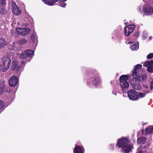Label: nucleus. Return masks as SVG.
<instances>
[{"label": "nucleus", "mask_w": 153, "mask_h": 153, "mask_svg": "<svg viewBox=\"0 0 153 153\" xmlns=\"http://www.w3.org/2000/svg\"><path fill=\"white\" fill-rule=\"evenodd\" d=\"M141 65H136L132 71V75L134 78L140 82H143L146 80V74L141 71Z\"/></svg>", "instance_id": "nucleus-1"}, {"label": "nucleus", "mask_w": 153, "mask_h": 153, "mask_svg": "<svg viewBox=\"0 0 153 153\" xmlns=\"http://www.w3.org/2000/svg\"><path fill=\"white\" fill-rule=\"evenodd\" d=\"M117 146L121 147V150L124 153H127L132 149V145L128 139L126 137H123L119 139L117 143Z\"/></svg>", "instance_id": "nucleus-2"}, {"label": "nucleus", "mask_w": 153, "mask_h": 153, "mask_svg": "<svg viewBox=\"0 0 153 153\" xmlns=\"http://www.w3.org/2000/svg\"><path fill=\"white\" fill-rule=\"evenodd\" d=\"M1 70L3 72L6 71L9 68L11 60L7 56H4L1 59Z\"/></svg>", "instance_id": "nucleus-3"}, {"label": "nucleus", "mask_w": 153, "mask_h": 153, "mask_svg": "<svg viewBox=\"0 0 153 153\" xmlns=\"http://www.w3.org/2000/svg\"><path fill=\"white\" fill-rule=\"evenodd\" d=\"M128 78L127 76L126 75H122L120 76L119 78L120 86L121 87V90L124 93L126 92L124 90L128 88L129 86V83L126 81Z\"/></svg>", "instance_id": "nucleus-4"}, {"label": "nucleus", "mask_w": 153, "mask_h": 153, "mask_svg": "<svg viewBox=\"0 0 153 153\" xmlns=\"http://www.w3.org/2000/svg\"><path fill=\"white\" fill-rule=\"evenodd\" d=\"M89 77L91 79H92L93 84L95 86L98 85L99 83L100 80L98 74L95 70H93L91 71Z\"/></svg>", "instance_id": "nucleus-5"}, {"label": "nucleus", "mask_w": 153, "mask_h": 153, "mask_svg": "<svg viewBox=\"0 0 153 153\" xmlns=\"http://www.w3.org/2000/svg\"><path fill=\"white\" fill-rule=\"evenodd\" d=\"M129 99L132 100H137L138 99L137 93L134 90H131L127 92Z\"/></svg>", "instance_id": "nucleus-6"}, {"label": "nucleus", "mask_w": 153, "mask_h": 153, "mask_svg": "<svg viewBox=\"0 0 153 153\" xmlns=\"http://www.w3.org/2000/svg\"><path fill=\"white\" fill-rule=\"evenodd\" d=\"M34 51H33L28 50L23 52L19 56V58L22 59H25L27 57H31L33 56Z\"/></svg>", "instance_id": "nucleus-7"}, {"label": "nucleus", "mask_w": 153, "mask_h": 153, "mask_svg": "<svg viewBox=\"0 0 153 153\" xmlns=\"http://www.w3.org/2000/svg\"><path fill=\"white\" fill-rule=\"evenodd\" d=\"M135 27L134 25H128L126 26L124 29V33L126 36H128L129 35L130 33H131Z\"/></svg>", "instance_id": "nucleus-8"}, {"label": "nucleus", "mask_w": 153, "mask_h": 153, "mask_svg": "<svg viewBox=\"0 0 153 153\" xmlns=\"http://www.w3.org/2000/svg\"><path fill=\"white\" fill-rule=\"evenodd\" d=\"M16 30L18 34L24 36L29 34L30 31V29L28 28H16Z\"/></svg>", "instance_id": "nucleus-9"}, {"label": "nucleus", "mask_w": 153, "mask_h": 153, "mask_svg": "<svg viewBox=\"0 0 153 153\" xmlns=\"http://www.w3.org/2000/svg\"><path fill=\"white\" fill-rule=\"evenodd\" d=\"M143 91L144 93L140 92L138 94L140 98L143 97H145L146 94L151 92V90L149 89V86L146 85H143Z\"/></svg>", "instance_id": "nucleus-10"}, {"label": "nucleus", "mask_w": 153, "mask_h": 153, "mask_svg": "<svg viewBox=\"0 0 153 153\" xmlns=\"http://www.w3.org/2000/svg\"><path fill=\"white\" fill-rule=\"evenodd\" d=\"M143 66L147 67V71L149 72H153V60L148 61L144 62Z\"/></svg>", "instance_id": "nucleus-11"}, {"label": "nucleus", "mask_w": 153, "mask_h": 153, "mask_svg": "<svg viewBox=\"0 0 153 153\" xmlns=\"http://www.w3.org/2000/svg\"><path fill=\"white\" fill-rule=\"evenodd\" d=\"M133 88L137 90H140L141 88V85L140 84L139 81L134 78L133 81H131Z\"/></svg>", "instance_id": "nucleus-12"}, {"label": "nucleus", "mask_w": 153, "mask_h": 153, "mask_svg": "<svg viewBox=\"0 0 153 153\" xmlns=\"http://www.w3.org/2000/svg\"><path fill=\"white\" fill-rule=\"evenodd\" d=\"M142 10L147 15H151L153 13V8L149 6H147L146 7L144 6Z\"/></svg>", "instance_id": "nucleus-13"}, {"label": "nucleus", "mask_w": 153, "mask_h": 153, "mask_svg": "<svg viewBox=\"0 0 153 153\" xmlns=\"http://www.w3.org/2000/svg\"><path fill=\"white\" fill-rule=\"evenodd\" d=\"M18 82V78L15 76H12L9 81V84L11 87L16 86Z\"/></svg>", "instance_id": "nucleus-14"}, {"label": "nucleus", "mask_w": 153, "mask_h": 153, "mask_svg": "<svg viewBox=\"0 0 153 153\" xmlns=\"http://www.w3.org/2000/svg\"><path fill=\"white\" fill-rule=\"evenodd\" d=\"M5 87V81L4 80H0V95L4 92Z\"/></svg>", "instance_id": "nucleus-15"}, {"label": "nucleus", "mask_w": 153, "mask_h": 153, "mask_svg": "<svg viewBox=\"0 0 153 153\" xmlns=\"http://www.w3.org/2000/svg\"><path fill=\"white\" fill-rule=\"evenodd\" d=\"M73 151L74 153H84L83 149L79 146H76Z\"/></svg>", "instance_id": "nucleus-16"}, {"label": "nucleus", "mask_w": 153, "mask_h": 153, "mask_svg": "<svg viewBox=\"0 0 153 153\" xmlns=\"http://www.w3.org/2000/svg\"><path fill=\"white\" fill-rule=\"evenodd\" d=\"M145 134L153 133V126H150L145 129Z\"/></svg>", "instance_id": "nucleus-17"}, {"label": "nucleus", "mask_w": 153, "mask_h": 153, "mask_svg": "<svg viewBox=\"0 0 153 153\" xmlns=\"http://www.w3.org/2000/svg\"><path fill=\"white\" fill-rule=\"evenodd\" d=\"M130 48L132 51L137 50L139 48L138 42H136L134 44L132 45Z\"/></svg>", "instance_id": "nucleus-18"}, {"label": "nucleus", "mask_w": 153, "mask_h": 153, "mask_svg": "<svg viewBox=\"0 0 153 153\" xmlns=\"http://www.w3.org/2000/svg\"><path fill=\"white\" fill-rule=\"evenodd\" d=\"M146 141V137H141L137 139V142L138 144L141 143L142 144H143L145 143Z\"/></svg>", "instance_id": "nucleus-19"}, {"label": "nucleus", "mask_w": 153, "mask_h": 153, "mask_svg": "<svg viewBox=\"0 0 153 153\" xmlns=\"http://www.w3.org/2000/svg\"><path fill=\"white\" fill-rule=\"evenodd\" d=\"M12 12L13 13L16 15H18L21 13V11L19 9V8L18 7L17 8H15L12 9Z\"/></svg>", "instance_id": "nucleus-20"}, {"label": "nucleus", "mask_w": 153, "mask_h": 153, "mask_svg": "<svg viewBox=\"0 0 153 153\" xmlns=\"http://www.w3.org/2000/svg\"><path fill=\"white\" fill-rule=\"evenodd\" d=\"M21 25L24 27H26L27 26L29 25V21L28 20L27 18L25 20L24 22H21Z\"/></svg>", "instance_id": "nucleus-21"}, {"label": "nucleus", "mask_w": 153, "mask_h": 153, "mask_svg": "<svg viewBox=\"0 0 153 153\" xmlns=\"http://www.w3.org/2000/svg\"><path fill=\"white\" fill-rule=\"evenodd\" d=\"M6 44V42L5 39L0 38V49L3 48Z\"/></svg>", "instance_id": "nucleus-22"}, {"label": "nucleus", "mask_w": 153, "mask_h": 153, "mask_svg": "<svg viewBox=\"0 0 153 153\" xmlns=\"http://www.w3.org/2000/svg\"><path fill=\"white\" fill-rule=\"evenodd\" d=\"M6 13L7 10L4 6H0V13L2 14H4Z\"/></svg>", "instance_id": "nucleus-23"}, {"label": "nucleus", "mask_w": 153, "mask_h": 153, "mask_svg": "<svg viewBox=\"0 0 153 153\" xmlns=\"http://www.w3.org/2000/svg\"><path fill=\"white\" fill-rule=\"evenodd\" d=\"M10 49L14 51H17L19 50V48L16 45L15 43H13V45L11 47V48H10Z\"/></svg>", "instance_id": "nucleus-24"}, {"label": "nucleus", "mask_w": 153, "mask_h": 153, "mask_svg": "<svg viewBox=\"0 0 153 153\" xmlns=\"http://www.w3.org/2000/svg\"><path fill=\"white\" fill-rule=\"evenodd\" d=\"M149 81L150 84L149 88L151 90H152L153 88V76L150 78Z\"/></svg>", "instance_id": "nucleus-25"}, {"label": "nucleus", "mask_w": 153, "mask_h": 153, "mask_svg": "<svg viewBox=\"0 0 153 153\" xmlns=\"http://www.w3.org/2000/svg\"><path fill=\"white\" fill-rule=\"evenodd\" d=\"M17 66V63L16 61H13L12 63V70H14Z\"/></svg>", "instance_id": "nucleus-26"}, {"label": "nucleus", "mask_w": 153, "mask_h": 153, "mask_svg": "<svg viewBox=\"0 0 153 153\" xmlns=\"http://www.w3.org/2000/svg\"><path fill=\"white\" fill-rule=\"evenodd\" d=\"M27 42V40L25 39H22L19 41V43L20 44H26Z\"/></svg>", "instance_id": "nucleus-27"}, {"label": "nucleus", "mask_w": 153, "mask_h": 153, "mask_svg": "<svg viewBox=\"0 0 153 153\" xmlns=\"http://www.w3.org/2000/svg\"><path fill=\"white\" fill-rule=\"evenodd\" d=\"M59 0H50L49 6H53L55 5L54 3L57 2Z\"/></svg>", "instance_id": "nucleus-28"}, {"label": "nucleus", "mask_w": 153, "mask_h": 153, "mask_svg": "<svg viewBox=\"0 0 153 153\" xmlns=\"http://www.w3.org/2000/svg\"><path fill=\"white\" fill-rule=\"evenodd\" d=\"M0 6H5L6 5V0H0Z\"/></svg>", "instance_id": "nucleus-29"}, {"label": "nucleus", "mask_w": 153, "mask_h": 153, "mask_svg": "<svg viewBox=\"0 0 153 153\" xmlns=\"http://www.w3.org/2000/svg\"><path fill=\"white\" fill-rule=\"evenodd\" d=\"M11 5H12V9H13L14 8H17L18 7L17 6V5L16 4V2L14 1H12L11 2Z\"/></svg>", "instance_id": "nucleus-30"}, {"label": "nucleus", "mask_w": 153, "mask_h": 153, "mask_svg": "<svg viewBox=\"0 0 153 153\" xmlns=\"http://www.w3.org/2000/svg\"><path fill=\"white\" fill-rule=\"evenodd\" d=\"M58 5L61 7H65L66 6V3L62 2H60V3H58Z\"/></svg>", "instance_id": "nucleus-31"}, {"label": "nucleus", "mask_w": 153, "mask_h": 153, "mask_svg": "<svg viewBox=\"0 0 153 153\" xmlns=\"http://www.w3.org/2000/svg\"><path fill=\"white\" fill-rule=\"evenodd\" d=\"M5 105V103L2 101L0 100V110L3 108Z\"/></svg>", "instance_id": "nucleus-32"}, {"label": "nucleus", "mask_w": 153, "mask_h": 153, "mask_svg": "<svg viewBox=\"0 0 153 153\" xmlns=\"http://www.w3.org/2000/svg\"><path fill=\"white\" fill-rule=\"evenodd\" d=\"M30 39L32 40L33 41H36L37 39L35 38V35L34 34H32L30 36Z\"/></svg>", "instance_id": "nucleus-33"}, {"label": "nucleus", "mask_w": 153, "mask_h": 153, "mask_svg": "<svg viewBox=\"0 0 153 153\" xmlns=\"http://www.w3.org/2000/svg\"><path fill=\"white\" fill-rule=\"evenodd\" d=\"M142 36L143 37V39L144 40L147 38L148 36V35L145 32H143L142 34Z\"/></svg>", "instance_id": "nucleus-34"}, {"label": "nucleus", "mask_w": 153, "mask_h": 153, "mask_svg": "<svg viewBox=\"0 0 153 153\" xmlns=\"http://www.w3.org/2000/svg\"><path fill=\"white\" fill-rule=\"evenodd\" d=\"M153 57V53H150L147 56V58L148 59L152 58Z\"/></svg>", "instance_id": "nucleus-35"}, {"label": "nucleus", "mask_w": 153, "mask_h": 153, "mask_svg": "<svg viewBox=\"0 0 153 153\" xmlns=\"http://www.w3.org/2000/svg\"><path fill=\"white\" fill-rule=\"evenodd\" d=\"M42 1H43L45 4L49 5L50 3V1H49V0H42Z\"/></svg>", "instance_id": "nucleus-36"}, {"label": "nucleus", "mask_w": 153, "mask_h": 153, "mask_svg": "<svg viewBox=\"0 0 153 153\" xmlns=\"http://www.w3.org/2000/svg\"><path fill=\"white\" fill-rule=\"evenodd\" d=\"M140 34V32L139 31L137 32L136 33L134 34V36H138Z\"/></svg>", "instance_id": "nucleus-37"}, {"label": "nucleus", "mask_w": 153, "mask_h": 153, "mask_svg": "<svg viewBox=\"0 0 153 153\" xmlns=\"http://www.w3.org/2000/svg\"><path fill=\"white\" fill-rule=\"evenodd\" d=\"M109 147L111 149H113L114 147V145L113 144H111L110 145Z\"/></svg>", "instance_id": "nucleus-38"}, {"label": "nucleus", "mask_w": 153, "mask_h": 153, "mask_svg": "<svg viewBox=\"0 0 153 153\" xmlns=\"http://www.w3.org/2000/svg\"><path fill=\"white\" fill-rule=\"evenodd\" d=\"M136 153H144L142 150H140L137 151Z\"/></svg>", "instance_id": "nucleus-39"}, {"label": "nucleus", "mask_w": 153, "mask_h": 153, "mask_svg": "<svg viewBox=\"0 0 153 153\" xmlns=\"http://www.w3.org/2000/svg\"><path fill=\"white\" fill-rule=\"evenodd\" d=\"M9 91H8V90H7L6 91V92H8V93H11V92L12 91H11V90H10L9 89Z\"/></svg>", "instance_id": "nucleus-40"}, {"label": "nucleus", "mask_w": 153, "mask_h": 153, "mask_svg": "<svg viewBox=\"0 0 153 153\" xmlns=\"http://www.w3.org/2000/svg\"><path fill=\"white\" fill-rule=\"evenodd\" d=\"M67 0H60V2H64L66 1Z\"/></svg>", "instance_id": "nucleus-41"}, {"label": "nucleus", "mask_w": 153, "mask_h": 153, "mask_svg": "<svg viewBox=\"0 0 153 153\" xmlns=\"http://www.w3.org/2000/svg\"><path fill=\"white\" fill-rule=\"evenodd\" d=\"M112 93L113 94H114L115 95H117L116 93H115L114 91H112Z\"/></svg>", "instance_id": "nucleus-42"}, {"label": "nucleus", "mask_w": 153, "mask_h": 153, "mask_svg": "<svg viewBox=\"0 0 153 153\" xmlns=\"http://www.w3.org/2000/svg\"><path fill=\"white\" fill-rule=\"evenodd\" d=\"M111 85H114V83L113 82V81H111Z\"/></svg>", "instance_id": "nucleus-43"}, {"label": "nucleus", "mask_w": 153, "mask_h": 153, "mask_svg": "<svg viewBox=\"0 0 153 153\" xmlns=\"http://www.w3.org/2000/svg\"><path fill=\"white\" fill-rule=\"evenodd\" d=\"M25 63V62L24 61H22L21 62V63L22 64H24Z\"/></svg>", "instance_id": "nucleus-44"}, {"label": "nucleus", "mask_w": 153, "mask_h": 153, "mask_svg": "<svg viewBox=\"0 0 153 153\" xmlns=\"http://www.w3.org/2000/svg\"><path fill=\"white\" fill-rule=\"evenodd\" d=\"M128 43L129 44H132V42H128Z\"/></svg>", "instance_id": "nucleus-45"}, {"label": "nucleus", "mask_w": 153, "mask_h": 153, "mask_svg": "<svg viewBox=\"0 0 153 153\" xmlns=\"http://www.w3.org/2000/svg\"><path fill=\"white\" fill-rule=\"evenodd\" d=\"M149 38L150 39H151V38H152V37H149Z\"/></svg>", "instance_id": "nucleus-46"}, {"label": "nucleus", "mask_w": 153, "mask_h": 153, "mask_svg": "<svg viewBox=\"0 0 153 153\" xmlns=\"http://www.w3.org/2000/svg\"><path fill=\"white\" fill-rule=\"evenodd\" d=\"M1 65H0V70H1Z\"/></svg>", "instance_id": "nucleus-47"}, {"label": "nucleus", "mask_w": 153, "mask_h": 153, "mask_svg": "<svg viewBox=\"0 0 153 153\" xmlns=\"http://www.w3.org/2000/svg\"><path fill=\"white\" fill-rule=\"evenodd\" d=\"M124 24L126 25V23H124Z\"/></svg>", "instance_id": "nucleus-48"}, {"label": "nucleus", "mask_w": 153, "mask_h": 153, "mask_svg": "<svg viewBox=\"0 0 153 153\" xmlns=\"http://www.w3.org/2000/svg\"><path fill=\"white\" fill-rule=\"evenodd\" d=\"M124 24L126 25V23H124Z\"/></svg>", "instance_id": "nucleus-49"}]
</instances>
